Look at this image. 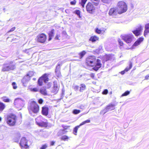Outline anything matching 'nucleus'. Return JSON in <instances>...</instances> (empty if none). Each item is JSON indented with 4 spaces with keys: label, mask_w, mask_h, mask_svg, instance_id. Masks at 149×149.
<instances>
[{
    "label": "nucleus",
    "mask_w": 149,
    "mask_h": 149,
    "mask_svg": "<svg viewBox=\"0 0 149 149\" xmlns=\"http://www.w3.org/2000/svg\"><path fill=\"white\" fill-rule=\"evenodd\" d=\"M15 68V65L13 61H6L3 64L1 71L7 72L13 70Z\"/></svg>",
    "instance_id": "1"
},
{
    "label": "nucleus",
    "mask_w": 149,
    "mask_h": 149,
    "mask_svg": "<svg viewBox=\"0 0 149 149\" xmlns=\"http://www.w3.org/2000/svg\"><path fill=\"white\" fill-rule=\"evenodd\" d=\"M39 106L37 103L34 101H31L29 103L28 108L29 113L32 114V112L36 113L39 111Z\"/></svg>",
    "instance_id": "2"
},
{
    "label": "nucleus",
    "mask_w": 149,
    "mask_h": 149,
    "mask_svg": "<svg viewBox=\"0 0 149 149\" xmlns=\"http://www.w3.org/2000/svg\"><path fill=\"white\" fill-rule=\"evenodd\" d=\"M118 7L119 10V14L126 12L127 10V6L126 3L124 1H120L118 2Z\"/></svg>",
    "instance_id": "3"
},
{
    "label": "nucleus",
    "mask_w": 149,
    "mask_h": 149,
    "mask_svg": "<svg viewBox=\"0 0 149 149\" xmlns=\"http://www.w3.org/2000/svg\"><path fill=\"white\" fill-rule=\"evenodd\" d=\"M24 101L23 99L18 98L15 99L14 104L16 108L20 110L24 106Z\"/></svg>",
    "instance_id": "4"
},
{
    "label": "nucleus",
    "mask_w": 149,
    "mask_h": 149,
    "mask_svg": "<svg viewBox=\"0 0 149 149\" xmlns=\"http://www.w3.org/2000/svg\"><path fill=\"white\" fill-rule=\"evenodd\" d=\"M87 58L89 59L91 61L96 63L95 65L93 68V69L97 71L101 67V61L99 59H97L96 61L95 57L94 56H89Z\"/></svg>",
    "instance_id": "5"
},
{
    "label": "nucleus",
    "mask_w": 149,
    "mask_h": 149,
    "mask_svg": "<svg viewBox=\"0 0 149 149\" xmlns=\"http://www.w3.org/2000/svg\"><path fill=\"white\" fill-rule=\"evenodd\" d=\"M121 37L127 43H131L134 38L132 34L122 35Z\"/></svg>",
    "instance_id": "6"
},
{
    "label": "nucleus",
    "mask_w": 149,
    "mask_h": 149,
    "mask_svg": "<svg viewBox=\"0 0 149 149\" xmlns=\"http://www.w3.org/2000/svg\"><path fill=\"white\" fill-rule=\"evenodd\" d=\"M16 117L14 115H11L8 117L7 122L10 125H15L16 121Z\"/></svg>",
    "instance_id": "7"
},
{
    "label": "nucleus",
    "mask_w": 149,
    "mask_h": 149,
    "mask_svg": "<svg viewBox=\"0 0 149 149\" xmlns=\"http://www.w3.org/2000/svg\"><path fill=\"white\" fill-rule=\"evenodd\" d=\"M48 80V74H45L39 79L38 81V84L39 86H41L42 85L43 82L46 83Z\"/></svg>",
    "instance_id": "8"
},
{
    "label": "nucleus",
    "mask_w": 149,
    "mask_h": 149,
    "mask_svg": "<svg viewBox=\"0 0 149 149\" xmlns=\"http://www.w3.org/2000/svg\"><path fill=\"white\" fill-rule=\"evenodd\" d=\"M43 120L42 117L41 116H40L36 119V123L39 126L45 127L46 126V124L45 123L43 122Z\"/></svg>",
    "instance_id": "9"
},
{
    "label": "nucleus",
    "mask_w": 149,
    "mask_h": 149,
    "mask_svg": "<svg viewBox=\"0 0 149 149\" xmlns=\"http://www.w3.org/2000/svg\"><path fill=\"white\" fill-rule=\"evenodd\" d=\"M86 9L87 11L90 13H93L95 9V7L91 3H88L86 5Z\"/></svg>",
    "instance_id": "10"
},
{
    "label": "nucleus",
    "mask_w": 149,
    "mask_h": 149,
    "mask_svg": "<svg viewBox=\"0 0 149 149\" xmlns=\"http://www.w3.org/2000/svg\"><path fill=\"white\" fill-rule=\"evenodd\" d=\"M37 38L38 41L41 43H44L46 40V36L43 33L38 35Z\"/></svg>",
    "instance_id": "11"
},
{
    "label": "nucleus",
    "mask_w": 149,
    "mask_h": 149,
    "mask_svg": "<svg viewBox=\"0 0 149 149\" xmlns=\"http://www.w3.org/2000/svg\"><path fill=\"white\" fill-rule=\"evenodd\" d=\"M27 141L25 137L22 138L20 141L19 145L22 148H27L28 146L27 144Z\"/></svg>",
    "instance_id": "12"
},
{
    "label": "nucleus",
    "mask_w": 149,
    "mask_h": 149,
    "mask_svg": "<svg viewBox=\"0 0 149 149\" xmlns=\"http://www.w3.org/2000/svg\"><path fill=\"white\" fill-rule=\"evenodd\" d=\"M90 122V120H86L82 123H81L79 125L75 127L74 129V134L75 135H77V133L78 129L82 125H83L86 123H89Z\"/></svg>",
    "instance_id": "13"
},
{
    "label": "nucleus",
    "mask_w": 149,
    "mask_h": 149,
    "mask_svg": "<svg viewBox=\"0 0 149 149\" xmlns=\"http://www.w3.org/2000/svg\"><path fill=\"white\" fill-rule=\"evenodd\" d=\"M58 90L57 82L55 81L53 82V86L52 92L54 94H56L58 92Z\"/></svg>",
    "instance_id": "14"
},
{
    "label": "nucleus",
    "mask_w": 149,
    "mask_h": 149,
    "mask_svg": "<svg viewBox=\"0 0 149 149\" xmlns=\"http://www.w3.org/2000/svg\"><path fill=\"white\" fill-rule=\"evenodd\" d=\"M109 13L110 15L113 16L117 15L118 13H119V12H118L116 8H113L110 10Z\"/></svg>",
    "instance_id": "15"
},
{
    "label": "nucleus",
    "mask_w": 149,
    "mask_h": 149,
    "mask_svg": "<svg viewBox=\"0 0 149 149\" xmlns=\"http://www.w3.org/2000/svg\"><path fill=\"white\" fill-rule=\"evenodd\" d=\"M143 26H139L136 30L132 31L133 33L136 36H139L140 33L141 32L143 28Z\"/></svg>",
    "instance_id": "16"
},
{
    "label": "nucleus",
    "mask_w": 149,
    "mask_h": 149,
    "mask_svg": "<svg viewBox=\"0 0 149 149\" xmlns=\"http://www.w3.org/2000/svg\"><path fill=\"white\" fill-rule=\"evenodd\" d=\"M115 105L114 104H110L106 108L103 110L104 111V114L107 111L113 110L114 109Z\"/></svg>",
    "instance_id": "17"
},
{
    "label": "nucleus",
    "mask_w": 149,
    "mask_h": 149,
    "mask_svg": "<svg viewBox=\"0 0 149 149\" xmlns=\"http://www.w3.org/2000/svg\"><path fill=\"white\" fill-rule=\"evenodd\" d=\"M30 79V78L27 75L24 76L22 80V82L24 86H26V83L29 81Z\"/></svg>",
    "instance_id": "18"
},
{
    "label": "nucleus",
    "mask_w": 149,
    "mask_h": 149,
    "mask_svg": "<svg viewBox=\"0 0 149 149\" xmlns=\"http://www.w3.org/2000/svg\"><path fill=\"white\" fill-rule=\"evenodd\" d=\"M30 79V78L27 75L24 76L22 80V82L24 86H26V83L29 81Z\"/></svg>",
    "instance_id": "19"
},
{
    "label": "nucleus",
    "mask_w": 149,
    "mask_h": 149,
    "mask_svg": "<svg viewBox=\"0 0 149 149\" xmlns=\"http://www.w3.org/2000/svg\"><path fill=\"white\" fill-rule=\"evenodd\" d=\"M104 60L106 61H113L114 60V58L113 56L110 55H106L104 56Z\"/></svg>",
    "instance_id": "20"
},
{
    "label": "nucleus",
    "mask_w": 149,
    "mask_h": 149,
    "mask_svg": "<svg viewBox=\"0 0 149 149\" xmlns=\"http://www.w3.org/2000/svg\"><path fill=\"white\" fill-rule=\"evenodd\" d=\"M86 63L88 65L93 67L95 65L96 63L93 62V61H91L89 59L87 58L86 60Z\"/></svg>",
    "instance_id": "21"
},
{
    "label": "nucleus",
    "mask_w": 149,
    "mask_h": 149,
    "mask_svg": "<svg viewBox=\"0 0 149 149\" xmlns=\"http://www.w3.org/2000/svg\"><path fill=\"white\" fill-rule=\"evenodd\" d=\"M143 40V38L141 37L139 38L138 40L135 42L134 44L132 46V48H134V47H136L139 45L141 42H142Z\"/></svg>",
    "instance_id": "22"
},
{
    "label": "nucleus",
    "mask_w": 149,
    "mask_h": 149,
    "mask_svg": "<svg viewBox=\"0 0 149 149\" xmlns=\"http://www.w3.org/2000/svg\"><path fill=\"white\" fill-rule=\"evenodd\" d=\"M49 108L47 107H44L42 108V113L43 115L47 116L48 113Z\"/></svg>",
    "instance_id": "23"
},
{
    "label": "nucleus",
    "mask_w": 149,
    "mask_h": 149,
    "mask_svg": "<svg viewBox=\"0 0 149 149\" xmlns=\"http://www.w3.org/2000/svg\"><path fill=\"white\" fill-rule=\"evenodd\" d=\"M145 31L144 33V35L145 37L146 36L148 33H149V23L146 24L145 25Z\"/></svg>",
    "instance_id": "24"
},
{
    "label": "nucleus",
    "mask_w": 149,
    "mask_h": 149,
    "mask_svg": "<svg viewBox=\"0 0 149 149\" xmlns=\"http://www.w3.org/2000/svg\"><path fill=\"white\" fill-rule=\"evenodd\" d=\"M129 67H127L124 70L120 72V73L123 75L125 74V72H127L129 71L132 67V63L131 62H130L129 63Z\"/></svg>",
    "instance_id": "25"
},
{
    "label": "nucleus",
    "mask_w": 149,
    "mask_h": 149,
    "mask_svg": "<svg viewBox=\"0 0 149 149\" xmlns=\"http://www.w3.org/2000/svg\"><path fill=\"white\" fill-rule=\"evenodd\" d=\"M59 66V65H58V66H57L56 67V68L55 70V72L56 76L58 77H60L61 76V72L59 71V69H58V67Z\"/></svg>",
    "instance_id": "26"
},
{
    "label": "nucleus",
    "mask_w": 149,
    "mask_h": 149,
    "mask_svg": "<svg viewBox=\"0 0 149 149\" xmlns=\"http://www.w3.org/2000/svg\"><path fill=\"white\" fill-rule=\"evenodd\" d=\"M40 93L42 94L46 95H47V91L45 88L44 87H42L40 90Z\"/></svg>",
    "instance_id": "27"
},
{
    "label": "nucleus",
    "mask_w": 149,
    "mask_h": 149,
    "mask_svg": "<svg viewBox=\"0 0 149 149\" xmlns=\"http://www.w3.org/2000/svg\"><path fill=\"white\" fill-rule=\"evenodd\" d=\"M54 29H52L49 33L48 35L49 36V40H50L52 39V37L54 36Z\"/></svg>",
    "instance_id": "28"
},
{
    "label": "nucleus",
    "mask_w": 149,
    "mask_h": 149,
    "mask_svg": "<svg viewBox=\"0 0 149 149\" xmlns=\"http://www.w3.org/2000/svg\"><path fill=\"white\" fill-rule=\"evenodd\" d=\"M80 90L79 91L80 92H83L84 91L86 88V86L85 84H81L80 85Z\"/></svg>",
    "instance_id": "29"
},
{
    "label": "nucleus",
    "mask_w": 149,
    "mask_h": 149,
    "mask_svg": "<svg viewBox=\"0 0 149 149\" xmlns=\"http://www.w3.org/2000/svg\"><path fill=\"white\" fill-rule=\"evenodd\" d=\"M98 37L97 36H92L89 39V40L91 41L92 42H94L97 40H98Z\"/></svg>",
    "instance_id": "30"
},
{
    "label": "nucleus",
    "mask_w": 149,
    "mask_h": 149,
    "mask_svg": "<svg viewBox=\"0 0 149 149\" xmlns=\"http://www.w3.org/2000/svg\"><path fill=\"white\" fill-rule=\"evenodd\" d=\"M5 107L4 104L0 102V113H1L4 109Z\"/></svg>",
    "instance_id": "31"
},
{
    "label": "nucleus",
    "mask_w": 149,
    "mask_h": 149,
    "mask_svg": "<svg viewBox=\"0 0 149 149\" xmlns=\"http://www.w3.org/2000/svg\"><path fill=\"white\" fill-rule=\"evenodd\" d=\"M91 1L95 6H98L100 1V0H91Z\"/></svg>",
    "instance_id": "32"
},
{
    "label": "nucleus",
    "mask_w": 149,
    "mask_h": 149,
    "mask_svg": "<svg viewBox=\"0 0 149 149\" xmlns=\"http://www.w3.org/2000/svg\"><path fill=\"white\" fill-rule=\"evenodd\" d=\"M87 0H81V1L79 2V3L81 6L84 7V4H85Z\"/></svg>",
    "instance_id": "33"
},
{
    "label": "nucleus",
    "mask_w": 149,
    "mask_h": 149,
    "mask_svg": "<svg viewBox=\"0 0 149 149\" xmlns=\"http://www.w3.org/2000/svg\"><path fill=\"white\" fill-rule=\"evenodd\" d=\"M81 112L80 110H79L77 109H74L72 111V113L73 114H77L79 113H80Z\"/></svg>",
    "instance_id": "34"
},
{
    "label": "nucleus",
    "mask_w": 149,
    "mask_h": 149,
    "mask_svg": "<svg viewBox=\"0 0 149 149\" xmlns=\"http://www.w3.org/2000/svg\"><path fill=\"white\" fill-rule=\"evenodd\" d=\"M34 74V72H33L30 71L26 75L30 78Z\"/></svg>",
    "instance_id": "35"
},
{
    "label": "nucleus",
    "mask_w": 149,
    "mask_h": 149,
    "mask_svg": "<svg viewBox=\"0 0 149 149\" xmlns=\"http://www.w3.org/2000/svg\"><path fill=\"white\" fill-rule=\"evenodd\" d=\"M86 52L84 51H83L82 52H81L79 54V55L80 56V58H82L83 56L85 54Z\"/></svg>",
    "instance_id": "36"
},
{
    "label": "nucleus",
    "mask_w": 149,
    "mask_h": 149,
    "mask_svg": "<svg viewBox=\"0 0 149 149\" xmlns=\"http://www.w3.org/2000/svg\"><path fill=\"white\" fill-rule=\"evenodd\" d=\"M130 93V91H125L124 93L123 94L121 95L122 97L126 96L128 95Z\"/></svg>",
    "instance_id": "37"
},
{
    "label": "nucleus",
    "mask_w": 149,
    "mask_h": 149,
    "mask_svg": "<svg viewBox=\"0 0 149 149\" xmlns=\"http://www.w3.org/2000/svg\"><path fill=\"white\" fill-rule=\"evenodd\" d=\"M69 137H68L67 136L64 135L63 136H62L61 137V139L62 140H64V141H65L67 139H69Z\"/></svg>",
    "instance_id": "38"
},
{
    "label": "nucleus",
    "mask_w": 149,
    "mask_h": 149,
    "mask_svg": "<svg viewBox=\"0 0 149 149\" xmlns=\"http://www.w3.org/2000/svg\"><path fill=\"white\" fill-rule=\"evenodd\" d=\"M30 90L31 91H33L34 92H37L38 91V88H30Z\"/></svg>",
    "instance_id": "39"
},
{
    "label": "nucleus",
    "mask_w": 149,
    "mask_h": 149,
    "mask_svg": "<svg viewBox=\"0 0 149 149\" xmlns=\"http://www.w3.org/2000/svg\"><path fill=\"white\" fill-rule=\"evenodd\" d=\"M95 32L98 34H100L102 33V31L99 29L98 28H96L95 30Z\"/></svg>",
    "instance_id": "40"
},
{
    "label": "nucleus",
    "mask_w": 149,
    "mask_h": 149,
    "mask_svg": "<svg viewBox=\"0 0 149 149\" xmlns=\"http://www.w3.org/2000/svg\"><path fill=\"white\" fill-rule=\"evenodd\" d=\"M13 88L14 89H16L17 88L16 84L15 82H13L12 84Z\"/></svg>",
    "instance_id": "41"
},
{
    "label": "nucleus",
    "mask_w": 149,
    "mask_h": 149,
    "mask_svg": "<svg viewBox=\"0 0 149 149\" xmlns=\"http://www.w3.org/2000/svg\"><path fill=\"white\" fill-rule=\"evenodd\" d=\"M74 13L78 16H79L80 15V12L79 10H76L74 12Z\"/></svg>",
    "instance_id": "42"
},
{
    "label": "nucleus",
    "mask_w": 149,
    "mask_h": 149,
    "mask_svg": "<svg viewBox=\"0 0 149 149\" xmlns=\"http://www.w3.org/2000/svg\"><path fill=\"white\" fill-rule=\"evenodd\" d=\"M108 93V90L107 89H104L102 92L103 95H107Z\"/></svg>",
    "instance_id": "43"
},
{
    "label": "nucleus",
    "mask_w": 149,
    "mask_h": 149,
    "mask_svg": "<svg viewBox=\"0 0 149 149\" xmlns=\"http://www.w3.org/2000/svg\"><path fill=\"white\" fill-rule=\"evenodd\" d=\"M118 42H119V45L121 46H123V42L120 39H119L118 40Z\"/></svg>",
    "instance_id": "44"
},
{
    "label": "nucleus",
    "mask_w": 149,
    "mask_h": 149,
    "mask_svg": "<svg viewBox=\"0 0 149 149\" xmlns=\"http://www.w3.org/2000/svg\"><path fill=\"white\" fill-rule=\"evenodd\" d=\"M104 3H109L112 0H102Z\"/></svg>",
    "instance_id": "45"
},
{
    "label": "nucleus",
    "mask_w": 149,
    "mask_h": 149,
    "mask_svg": "<svg viewBox=\"0 0 149 149\" xmlns=\"http://www.w3.org/2000/svg\"><path fill=\"white\" fill-rule=\"evenodd\" d=\"M60 37V35L59 33H57L56 36L55 37V38L56 40H59V38Z\"/></svg>",
    "instance_id": "46"
},
{
    "label": "nucleus",
    "mask_w": 149,
    "mask_h": 149,
    "mask_svg": "<svg viewBox=\"0 0 149 149\" xmlns=\"http://www.w3.org/2000/svg\"><path fill=\"white\" fill-rule=\"evenodd\" d=\"M76 3V0H74L73 1H71L70 2V3L72 5H74Z\"/></svg>",
    "instance_id": "47"
},
{
    "label": "nucleus",
    "mask_w": 149,
    "mask_h": 149,
    "mask_svg": "<svg viewBox=\"0 0 149 149\" xmlns=\"http://www.w3.org/2000/svg\"><path fill=\"white\" fill-rule=\"evenodd\" d=\"M47 147V146L46 144L43 145L40 148V149H45Z\"/></svg>",
    "instance_id": "48"
},
{
    "label": "nucleus",
    "mask_w": 149,
    "mask_h": 149,
    "mask_svg": "<svg viewBox=\"0 0 149 149\" xmlns=\"http://www.w3.org/2000/svg\"><path fill=\"white\" fill-rule=\"evenodd\" d=\"M15 27H13L9 31H8V33L12 32L15 30Z\"/></svg>",
    "instance_id": "49"
},
{
    "label": "nucleus",
    "mask_w": 149,
    "mask_h": 149,
    "mask_svg": "<svg viewBox=\"0 0 149 149\" xmlns=\"http://www.w3.org/2000/svg\"><path fill=\"white\" fill-rule=\"evenodd\" d=\"M79 86L77 85L75 86H74V90L75 91H76L78 89H79Z\"/></svg>",
    "instance_id": "50"
},
{
    "label": "nucleus",
    "mask_w": 149,
    "mask_h": 149,
    "mask_svg": "<svg viewBox=\"0 0 149 149\" xmlns=\"http://www.w3.org/2000/svg\"><path fill=\"white\" fill-rule=\"evenodd\" d=\"M62 131V133L63 134H65L66 133L67 131H66V129H63L62 130H61Z\"/></svg>",
    "instance_id": "51"
},
{
    "label": "nucleus",
    "mask_w": 149,
    "mask_h": 149,
    "mask_svg": "<svg viewBox=\"0 0 149 149\" xmlns=\"http://www.w3.org/2000/svg\"><path fill=\"white\" fill-rule=\"evenodd\" d=\"M43 102V100L42 99H39L38 100V103L40 104H42Z\"/></svg>",
    "instance_id": "52"
},
{
    "label": "nucleus",
    "mask_w": 149,
    "mask_h": 149,
    "mask_svg": "<svg viewBox=\"0 0 149 149\" xmlns=\"http://www.w3.org/2000/svg\"><path fill=\"white\" fill-rule=\"evenodd\" d=\"M3 101L5 102H9L10 101V99L8 98L4 99Z\"/></svg>",
    "instance_id": "53"
},
{
    "label": "nucleus",
    "mask_w": 149,
    "mask_h": 149,
    "mask_svg": "<svg viewBox=\"0 0 149 149\" xmlns=\"http://www.w3.org/2000/svg\"><path fill=\"white\" fill-rule=\"evenodd\" d=\"M20 137V136H19L18 138H17L16 139H14V141L16 142H19Z\"/></svg>",
    "instance_id": "54"
},
{
    "label": "nucleus",
    "mask_w": 149,
    "mask_h": 149,
    "mask_svg": "<svg viewBox=\"0 0 149 149\" xmlns=\"http://www.w3.org/2000/svg\"><path fill=\"white\" fill-rule=\"evenodd\" d=\"M90 76L92 78H94L95 74L94 73H91L90 74Z\"/></svg>",
    "instance_id": "55"
},
{
    "label": "nucleus",
    "mask_w": 149,
    "mask_h": 149,
    "mask_svg": "<svg viewBox=\"0 0 149 149\" xmlns=\"http://www.w3.org/2000/svg\"><path fill=\"white\" fill-rule=\"evenodd\" d=\"M149 79V74L147 75L145 77V79L148 80Z\"/></svg>",
    "instance_id": "56"
},
{
    "label": "nucleus",
    "mask_w": 149,
    "mask_h": 149,
    "mask_svg": "<svg viewBox=\"0 0 149 149\" xmlns=\"http://www.w3.org/2000/svg\"><path fill=\"white\" fill-rule=\"evenodd\" d=\"M79 108L81 109H83L84 108V107L83 105H81L79 107Z\"/></svg>",
    "instance_id": "57"
},
{
    "label": "nucleus",
    "mask_w": 149,
    "mask_h": 149,
    "mask_svg": "<svg viewBox=\"0 0 149 149\" xmlns=\"http://www.w3.org/2000/svg\"><path fill=\"white\" fill-rule=\"evenodd\" d=\"M54 143H55L53 141H52L51 142V146L54 145Z\"/></svg>",
    "instance_id": "58"
},
{
    "label": "nucleus",
    "mask_w": 149,
    "mask_h": 149,
    "mask_svg": "<svg viewBox=\"0 0 149 149\" xmlns=\"http://www.w3.org/2000/svg\"><path fill=\"white\" fill-rule=\"evenodd\" d=\"M62 33H63V34H64V35H65L66 34V32L65 31H63V32H62Z\"/></svg>",
    "instance_id": "59"
},
{
    "label": "nucleus",
    "mask_w": 149,
    "mask_h": 149,
    "mask_svg": "<svg viewBox=\"0 0 149 149\" xmlns=\"http://www.w3.org/2000/svg\"><path fill=\"white\" fill-rule=\"evenodd\" d=\"M68 11H69V10H68V9L66 10H65V12L66 13H68Z\"/></svg>",
    "instance_id": "60"
},
{
    "label": "nucleus",
    "mask_w": 149,
    "mask_h": 149,
    "mask_svg": "<svg viewBox=\"0 0 149 149\" xmlns=\"http://www.w3.org/2000/svg\"><path fill=\"white\" fill-rule=\"evenodd\" d=\"M28 50H28V49L26 50H25V52H26V53H27L28 52Z\"/></svg>",
    "instance_id": "61"
},
{
    "label": "nucleus",
    "mask_w": 149,
    "mask_h": 149,
    "mask_svg": "<svg viewBox=\"0 0 149 149\" xmlns=\"http://www.w3.org/2000/svg\"><path fill=\"white\" fill-rule=\"evenodd\" d=\"M87 112H85L84 113H83L82 115H84L87 114L88 113Z\"/></svg>",
    "instance_id": "62"
},
{
    "label": "nucleus",
    "mask_w": 149,
    "mask_h": 149,
    "mask_svg": "<svg viewBox=\"0 0 149 149\" xmlns=\"http://www.w3.org/2000/svg\"><path fill=\"white\" fill-rule=\"evenodd\" d=\"M51 84L50 83L48 84V85L50 87L51 86Z\"/></svg>",
    "instance_id": "63"
},
{
    "label": "nucleus",
    "mask_w": 149,
    "mask_h": 149,
    "mask_svg": "<svg viewBox=\"0 0 149 149\" xmlns=\"http://www.w3.org/2000/svg\"><path fill=\"white\" fill-rule=\"evenodd\" d=\"M33 80H36V78H33Z\"/></svg>",
    "instance_id": "64"
}]
</instances>
